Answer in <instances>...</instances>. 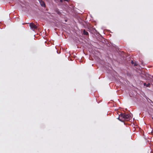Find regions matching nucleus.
<instances>
[{
    "label": "nucleus",
    "instance_id": "1",
    "mask_svg": "<svg viewBox=\"0 0 153 153\" xmlns=\"http://www.w3.org/2000/svg\"><path fill=\"white\" fill-rule=\"evenodd\" d=\"M120 117H122L124 118V120H129L130 118L131 117V115L129 114H121L119 115V117H118V119L121 121V120L119 118Z\"/></svg>",
    "mask_w": 153,
    "mask_h": 153
},
{
    "label": "nucleus",
    "instance_id": "2",
    "mask_svg": "<svg viewBox=\"0 0 153 153\" xmlns=\"http://www.w3.org/2000/svg\"><path fill=\"white\" fill-rule=\"evenodd\" d=\"M30 29L33 31H34L37 28V26L33 23H30Z\"/></svg>",
    "mask_w": 153,
    "mask_h": 153
},
{
    "label": "nucleus",
    "instance_id": "3",
    "mask_svg": "<svg viewBox=\"0 0 153 153\" xmlns=\"http://www.w3.org/2000/svg\"><path fill=\"white\" fill-rule=\"evenodd\" d=\"M39 3L41 6L42 7H45V4L44 2L42 0H40L39 1Z\"/></svg>",
    "mask_w": 153,
    "mask_h": 153
},
{
    "label": "nucleus",
    "instance_id": "4",
    "mask_svg": "<svg viewBox=\"0 0 153 153\" xmlns=\"http://www.w3.org/2000/svg\"><path fill=\"white\" fill-rule=\"evenodd\" d=\"M83 34L84 35L88 36V33L85 30H84L83 31Z\"/></svg>",
    "mask_w": 153,
    "mask_h": 153
},
{
    "label": "nucleus",
    "instance_id": "5",
    "mask_svg": "<svg viewBox=\"0 0 153 153\" xmlns=\"http://www.w3.org/2000/svg\"><path fill=\"white\" fill-rule=\"evenodd\" d=\"M150 85V83H148L146 85L147 87H149V86Z\"/></svg>",
    "mask_w": 153,
    "mask_h": 153
},
{
    "label": "nucleus",
    "instance_id": "6",
    "mask_svg": "<svg viewBox=\"0 0 153 153\" xmlns=\"http://www.w3.org/2000/svg\"><path fill=\"white\" fill-rule=\"evenodd\" d=\"M131 63L132 64H134V62H133V61H131Z\"/></svg>",
    "mask_w": 153,
    "mask_h": 153
},
{
    "label": "nucleus",
    "instance_id": "7",
    "mask_svg": "<svg viewBox=\"0 0 153 153\" xmlns=\"http://www.w3.org/2000/svg\"><path fill=\"white\" fill-rule=\"evenodd\" d=\"M63 0H60V2H62V3L63 2Z\"/></svg>",
    "mask_w": 153,
    "mask_h": 153
},
{
    "label": "nucleus",
    "instance_id": "8",
    "mask_svg": "<svg viewBox=\"0 0 153 153\" xmlns=\"http://www.w3.org/2000/svg\"><path fill=\"white\" fill-rule=\"evenodd\" d=\"M146 85H147V84H146V83H144V86H146Z\"/></svg>",
    "mask_w": 153,
    "mask_h": 153
},
{
    "label": "nucleus",
    "instance_id": "9",
    "mask_svg": "<svg viewBox=\"0 0 153 153\" xmlns=\"http://www.w3.org/2000/svg\"><path fill=\"white\" fill-rule=\"evenodd\" d=\"M65 1H68V0H63Z\"/></svg>",
    "mask_w": 153,
    "mask_h": 153
},
{
    "label": "nucleus",
    "instance_id": "10",
    "mask_svg": "<svg viewBox=\"0 0 153 153\" xmlns=\"http://www.w3.org/2000/svg\"><path fill=\"white\" fill-rule=\"evenodd\" d=\"M134 66H137V65L136 64H134Z\"/></svg>",
    "mask_w": 153,
    "mask_h": 153
}]
</instances>
